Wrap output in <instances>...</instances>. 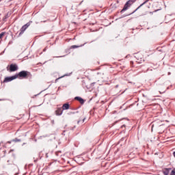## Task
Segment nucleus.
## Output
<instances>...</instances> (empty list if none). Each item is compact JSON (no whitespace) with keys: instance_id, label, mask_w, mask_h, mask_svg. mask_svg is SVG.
Returning <instances> with one entry per match:
<instances>
[{"instance_id":"f257e3e1","label":"nucleus","mask_w":175,"mask_h":175,"mask_svg":"<svg viewBox=\"0 0 175 175\" xmlns=\"http://www.w3.org/2000/svg\"><path fill=\"white\" fill-rule=\"evenodd\" d=\"M7 70L9 72H16V70H18V66L16 64H12L10 66V68L7 67Z\"/></svg>"},{"instance_id":"f03ea898","label":"nucleus","mask_w":175,"mask_h":175,"mask_svg":"<svg viewBox=\"0 0 175 175\" xmlns=\"http://www.w3.org/2000/svg\"><path fill=\"white\" fill-rule=\"evenodd\" d=\"M18 77V75H13L12 77H6L4 79L3 83H9L10 81H13V80H16V79Z\"/></svg>"},{"instance_id":"7ed1b4c3","label":"nucleus","mask_w":175,"mask_h":175,"mask_svg":"<svg viewBox=\"0 0 175 175\" xmlns=\"http://www.w3.org/2000/svg\"><path fill=\"white\" fill-rule=\"evenodd\" d=\"M29 25H31V22H29V23H26L25 25H24L21 28V32L19 33V35H23V33H24V32H25V31L27 30L28 27H29Z\"/></svg>"},{"instance_id":"20e7f679","label":"nucleus","mask_w":175,"mask_h":175,"mask_svg":"<svg viewBox=\"0 0 175 175\" xmlns=\"http://www.w3.org/2000/svg\"><path fill=\"white\" fill-rule=\"evenodd\" d=\"M19 77H27L28 76V71L23 70L18 72V75H16Z\"/></svg>"},{"instance_id":"39448f33","label":"nucleus","mask_w":175,"mask_h":175,"mask_svg":"<svg viewBox=\"0 0 175 175\" xmlns=\"http://www.w3.org/2000/svg\"><path fill=\"white\" fill-rule=\"evenodd\" d=\"M129 8H131V6L128 4V3H126L124 5L123 9L120 11V12L124 13V12H126V10H128Z\"/></svg>"},{"instance_id":"423d86ee","label":"nucleus","mask_w":175,"mask_h":175,"mask_svg":"<svg viewBox=\"0 0 175 175\" xmlns=\"http://www.w3.org/2000/svg\"><path fill=\"white\" fill-rule=\"evenodd\" d=\"M129 8H131V6L128 4V3H126L124 5L123 9L120 11V12L124 13V12H126V10H128Z\"/></svg>"},{"instance_id":"0eeeda50","label":"nucleus","mask_w":175,"mask_h":175,"mask_svg":"<svg viewBox=\"0 0 175 175\" xmlns=\"http://www.w3.org/2000/svg\"><path fill=\"white\" fill-rule=\"evenodd\" d=\"M63 111H64V109H62V108H58L55 111V114H56V116H62Z\"/></svg>"},{"instance_id":"6e6552de","label":"nucleus","mask_w":175,"mask_h":175,"mask_svg":"<svg viewBox=\"0 0 175 175\" xmlns=\"http://www.w3.org/2000/svg\"><path fill=\"white\" fill-rule=\"evenodd\" d=\"M75 99V100H78V102H79L81 105H84V99H83V98L79 96H76Z\"/></svg>"},{"instance_id":"1a4fd4ad","label":"nucleus","mask_w":175,"mask_h":175,"mask_svg":"<svg viewBox=\"0 0 175 175\" xmlns=\"http://www.w3.org/2000/svg\"><path fill=\"white\" fill-rule=\"evenodd\" d=\"M148 1H150V0H146L133 12H132L131 14H133V13H135V12H137V10H139V9H140V8H142V6H143V5H146V3H147V2H148Z\"/></svg>"},{"instance_id":"9d476101","label":"nucleus","mask_w":175,"mask_h":175,"mask_svg":"<svg viewBox=\"0 0 175 175\" xmlns=\"http://www.w3.org/2000/svg\"><path fill=\"white\" fill-rule=\"evenodd\" d=\"M170 170H172V168H165L163 170V173L164 175H169Z\"/></svg>"},{"instance_id":"9b49d317","label":"nucleus","mask_w":175,"mask_h":175,"mask_svg":"<svg viewBox=\"0 0 175 175\" xmlns=\"http://www.w3.org/2000/svg\"><path fill=\"white\" fill-rule=\"evenodd\" d=\"M69 107H70L69 103H65L63 105L62 109V110H68Z\"/></svg>"},{"instance_id":"f8f14e48","label":"nucleus","mask_w":175,"mask_h":175,"mask_svg":"<svg viewBox=\"0 0 175 175\" xmlns=\"http://www.w3.org/2000/svg\"><path fill=\"white\" fill-rule=\"evenodd\" d=\"M136 2V0H129L126 3L127 5H129V6H132V5H133V3H135Z\"/></svg>"},{"instance_id":"ddd939ff","label":"nucleus","mask_w":175,"mask_h":175,"mask_svg":"<svg viewBox=\"0 0 175 175\" xmlns=\"http://www.w3.org/2000/svg\"><path fill=\"white\" fill-rule=\"evenodd\" d=\"M84 44H87V42H85L83 44L80 45V46H77V45H72L71 46V49H79V47H83Z\"/></svg>"},{"instance_id":"4468645a","label":"nucleus","mask_w":175,"mask_h":175,"mask_svg":"<svg viewBox=\"0 0 175 175\" xmlns=\"http://www.w3.org/2000/svg\"><path fill=\"white\" fill-rule=\"evenodd\" d=\"M12 142H14V143H18V142H21V140L20 139L15 138L12 139Z\"/></svg>"},{"instance_id":"2eb2a0df","label":"nucleus","mask_w":175,"mask_h":175,"mask_svg":"<svg viewBox=\"0 0 175 175\" xmlns=\"http://www.w3.org/2000/svg\"><path fill=\"white\" fill-rule=\"evenodd\" d=\"M135 57L137 59V61H138V62L137 61V62L138 64H142V60H139V55H136L135 56Z\"/></svg>"},{"instance_id":"dca6fc26","label":"nucleus","mask_w":175,"mask_h":175,"mask_svg":"<svg viewBox=\"0 0 175 175\" xmlns=\"http://www.w3.org/2000/svg\"><path fill=\"white\" fill-rule=\"evenodd\" d=\"M70 75H72V73L66 74V75H64V76H62V77H59L58 79H56V81H57V80H59V79H62V77H65V76H69Z\"/></svg>"},{"instance_id":"f3484780","label":"nucleus","mask_w":175,"mask_h":175,"mask_svg":"<svg viewBox=\"0 0 175 175\" xmlns=\"http://www.w3.org/2000/svg\"><path fill=\"white\" fill-rule=\"evenodd\" d=\"M170 175H175V168H174L172 171L170 172Z\"/></svg>"},{"instance_id":"a211bd4d","label":"nucleus","mask_w":175,"mask_h":175,"mask_svg":"<svg viewBox=\"0 0 175 175\" xmlns=\"http://www.w3.org/2000/svg\"><path fill=\"white\" fill-rule=\"evenodd\" d=\"M5 32H1V33H0V39H1V38L3 37V36H5Z\"/></svg>"},{"instance_id":"6ab92c4d","label":"nucleus","mask_w":175,"mask_h":175,"mask_svg":"<svg viewBox=\"0 0 175 175\" xmlns=\"http://www.w3.org/2000/svg\"><path fill=\"white\" fill-rule=\"evenodd\" d=\"M10 44H13V41H10L9 42H8V46H10Z\"/></svg>"},{"instance_id":"aec40b11","label":"nucleus","mask_w":175,"mask_h":175,"mask_svg":"<svg viewBox=\"0 0 175 175\" xmlns=\"http://www.w3.org/2000/svg\"><path fill=\"white\" fill-rule=\"evenodd\" d=\"M13 142V140H11V141H8L7 142V143H8V144H12V142Z\"/></svg>"},{"instance_id":"412c9836","label":"nucleus","mask_w":175,"mask_h":175,"mask_svg":"<svg viewBox=\"0 0 175 175\" xmlns=\"http://www.w3.org/2000/svg\"><path fill=\"white\" fill-rule=\"evenodd\" d=\"M124 140H125V138H124V137H122V138H121L120 142H122V141H124Z\"/></svg>"},{"instance_id":"4be33fe9","label":"nucleus","mask_w":175,"mask_h":175,"mask_svg":"<svg viewBox=\"0 0 175 175\" xmlns=\"http://www.w3.org/2000/svg\"><path fill=\"white\" fill-rule=\"evenodd\" d=\"M54 58H61V56H56V57H54Z\"/></svg>"},{"instance_id":"5701e85b","label":"nucleus","mask_w":175,"mask_h":175,"mask_svg":"<svg viewBox=\"0 0 175 175\" xmlns=\"http://www.w3.org/2000/svg\"><path fill=\"white\" fill-rule=\"evenodd\" d=\"M46 158H49V154H46Z\"/></svg>"},{"instance_id":"b1692460","label":"nucleus","mask_w":175,"mask_h":175,"mask_svg":"<svg viewBox=\"0 0 175 175\" xmlns=\"http://www.w3.org/2000/svg\"><path fill=\"white\" fill-rule=\"evenodd\" d=\"M46 50H47V48H44V49H43V51H46Z\"/></svg>"},{"instance_id":"393cba45","label":"nucleus","mask_w":175,"mask_h":175,"mask_svg":"<svg viewBox=\"0 0 175 175\" xmlns=\"http://www.w3.org/2000/svg\"><path fill=\"white\" fill-rule=\"evenodd\" d=\"M115 88H118V85H116L115 86Z\"/></svg>"},{"instance_id":"a878e982","label":"nucleus","mask_w":175,"mask_h":175,"mask_svg":"<svg viewBox=\"0 0 175 175\" xmlns=\"http://www.w3.org/2000/svg\"><path fill=\"white\" fill-rule=\"evenodd\" d=\"M84 121H85V118H83V122H84Z\"/></svg>"},{"instance_id":"bb28decb","label":"nucleus","mask_w":175,"mask_h":175,"mask_svg":"<svg viewBox=\"0 0 175 175\" xmlns=\"http://www.w3.org/2000/svg\"><path fill=\"white\" fill-rule=\"evenodd\" d=\"M34 162H38V159L36 160H34Z\"/></svg>"},{"instance_id":"cd10ccee","label":"nucleus","mask_w":175,"mask_h":175,"mask_svg":"<svg viewBox=\"0 0 175 175\" xmlns=\"http://www.w3.org/2000/svg\"><path fill=\"white\" fill-rule=\"evenodd\" d=\"M7 162H8V165H10V163H9V162H10V161H9V160H8Z\"/></svg>"},{"instance_id":"c85d7f7f","label":"nucleus","mask_w":175,"mask_h":175,"mask_svg":"<svg viewBox=\"0 0 175 175\" xmlns=\"http://www.w3.org/2000/svg\"><path fill=\"white\" fill-rule=\"evenodd\" d=\"M148 70H150V68H148L146 71L148 72Z\"/></svg>"},{"instance_id":"c756f323","label":"nucleus","mask_w":175,"mask_h":175,"mask_svg":"<svg viewBox=\"0 0 175 175\" xmlns=\"http://www.w3.org/2000/svg\"><path fill=\"white\" fill-rule=\"evenodd\" d=\"M25 144H26L25 143H23L22 146H24Z\"/></svg>"},{"instance_id":"7c9ffc66","label":"nucleus","mask_w":175,"mask_h":175,"mask_svg":"<svg viewBox=\"0 0 175 175\" xmlns=\"http://www.w3.org/2000/svg\"><path fill=\"white\" fill-rule=\"evenodd\" d=\"M131 64H133V62H131Z\"/></svg>"},{"instance_id":"2f4dec72","label":"nucleus","mask_w":175,"mask_h":175,"mask_svg":"<svg viewBox=\"0 0 175 175\" xmlns=\"http://www.w3.org/2000/svg\"><path fill=\"white\" fill-rule=\"evenodd\" d=\"M168 75H170V72H168Z\"/></svg>"},{"instance_id":"473e14b6","label":"nucleus","mask_w":175,"mask_h":175,"mask_svg":"<svg viewBox=\"0 0 175 175\" xmlns=\"http://www.w3.org/2000/svg\"><path fill=\"white\" fill-rule=\"evenodd\" d=\"M40 159H42V157H40Z\"/></svg>"},{"instance_id":"72a5a7b5","label":"nucleus","mask_w":175,"mask_h":175,"mask_svg":"<svg viewBox=\"0 0 175 175\" xmlns=\"http://www.w3.org/2000/svg\"><path fill=\"white\" fill-rule=\"evenodd\" d=\"M79 122H80V121H78V124H79Z\"/></svg>"}]
</instances>
